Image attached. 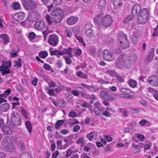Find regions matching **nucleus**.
I'll list each match as a JSON object with an SVG mask.
<instances>
[{
	"label": "nucleus",
	"mask_w": 158,
	"mask_h": 158,
	"mask_svg": "<svg viewBox=\"0 0 158 158\" xmlns=\"http://www.w3.org/2000/svg\"><path fill=\"white\" fill-rule=\"evenodd\" d=\"M51 14L52 16H55L54 19L52 20V18L48 15H47L45 17L48 25H51L52 23L57 24L61 22L64 17V12L63 10L59 8H53Z\"/></svg>",
	"instance_id": "nucleus-1"
},
{
	"label": "nucleus",
	"mask_w": 158,
	"mask_h": 158,
	"mask_svg": "<svg viewBox=\"0 0 158 158\" xmlns=\"http://www.w3.org/2000/svg\"><path fill=\"white\" fill-rule=\"evenodd\" d=\"M94 21L95 24L102 25L105 27L110 26L113 21L110 15H107L104 16L102 12L96 15L94 18Z\"/></svg>",
	"instance_id": "nucleus-2"
},
{
	"label": "nucleus",
	"mask_w": 158,
	"mask_h": 158,
	"mask_svg": "<svg viewBox=\"0 0 158 158\" xmlns=\"http://www.w3.org/2000/svg\"><path fill=\"white\" fill-rule=\"evenodd\" d=\"M137 21L138 24H143L147 21L148 17V11L146 8L139 12L137 14Z\"/></svg>",
	"instance_id": "nucleus-3"
},
{
	"label": "nucleus",
	"mask_w": 158,
	"mask_h": 158,
	"mask_svg": "<svg viewBox=\"0 0 158 158\" xmlns=\"http://www.w3.org/2000/svg\"><path fill=\"white\" fill-rule=\"evenodd\" d=\"M11 121L9 123V125L12 127L20 125L21 124V118L19 114L17 112L12 111L11 114Z\"/></svg>",
	"instance_id": "nucleus-4"
},
{
	"label": "nucleus",
	"mask_w": 158,
	"mask_h": 158,
	"mask_svg": "<svg viewBox=\"0 0 158 158\" xmlns=\"http://www.w3.org/2000/svg\"><path fill=\"white\" fill-rule=\"evenodd\" d=\"M22 3L24 8L28 10L35 9L37 6L36 2L32 0H22Z\"/></svg>",
	"instance_id": "nucleus-5"
},
{
	"label": "nucleus",
	"mask_w": 158,
	"mask_h": 158,
	"mask_svg": "<svg viewBox=\"0 0 158 158\" xmlns=\"http://www.w3.org/2000/svg\"><path fill=\"white\" fill-rule=\"evenodd\" d=\"M137 59V57L134 54L132 55L127 57L126 56L125 61V67L129 69L133 64L134 62Z\"/></svg>",
	"instance_id": "nucleus-6"
},
{
	"label": "nucleus",
	"mask_w": 158,
	"mask_h": 158,
	"mask_svg": "<svg viewBox=\"0 0 158 158\" xmlns=\"http://www.w3.org/2000/svg\"><path fill=\"white\" fill-rule=\"evenodd\" d=\"M103 54V58L105 60L110 61L114 60V59L113 54L108 50H104Z\"/></svg>",
	"instance_id": "nucleus-7"
},
{
	"label": "nucleus",
	"mask_w": 158,
	"mask_h": 158,
	"mask_svg": "<svg viewBox=\"0 0 158 158\" xmlns=\"http://www.w3.org/2000/svg\"><path fill=\"white\" fill-rule=\"evenodd\" d=\"M126 56L123 55H120L116 61V67L118 69H121L125 66V59Z\"/></svg>",
	"instance_id": "nucleus-8"
},
{
	"label": "nucleus",
	"mask_w": 158,
	"mask_h": 158,
	"mask_svg": "<svg viewBox=\"0 0 158 158\" xmlns=\"http://www.w3.org/2000/svg\"><path fill=\"white\" fill-rule=\"evenodd\" d=\"M59 39L57 36L55 34H52L50 35L48 40V43L53 46H55L58 43Z\"/></svg>",
	"instance_id": "nucleus-9"
},
{
	"label": "nucleus",
	"mask_w": 158,
	"mask_h": 158,
	"mask_svg": "<svg viewBox=\"0 0 158 158\" xmlns=\"http://www.w3.org/2000/svg\"><path fill=\"white\" fill-rule=\"evenodd\" d=\"M34 26L36 29L38 30L42 31L44 28L45 27V24L44 21L38 20L35 22Z\"/></svg>",
	"instance_id": "nucleus-10"
},
{
	"label": "nucleus",
	"mask_w": 158,
	"mask_h": 158,
	"mask_svg": "<svg viewBox=\"0 0 158 158\" xmlns=\"http://www.w3.org/2000/svg\"><path fill=\"white\" fill-rule=\"evenodd\" d=\"M148 82L152 86L158 85V77L156 75H152L148 79Z\"/></svg>",
	"instance_id": "nucleus-11"
},
{
	"label": "nucleus",
	"mask_w": 158,
	"mask_h": 158,
	"mask_svg": "<svg viewBox=\"0 0 158 158\" xmlns=\"http://www.w3.org/2000/svg\"><path fill=\"white\" fill-rule=\"evenodd\" d=\"M141 6L139 4H135L132 7L131 13L134 16H137L139 12L141 11Z\"/></svg>",
	"instance_id": "nucleus-12"
},
{
	"label": "nucleus",
	"mask_w": 158,
	"mask_h": 158,
	"mask_svg": "<svg viewBox=\"0 0 158 158\" xmlns=\"http://www.w3.org/2000/svg\"><path fill=\"white\" fill-rule=\"evenodd\" d=\"M78 18L77 17L71 16L68 18L66 20L67 24L69 25H73L77 22Z\"/></svg>",
	"instance_id": "nucleus-13"
},
{
	"label": "nucleus",
	"mask_w": 158,
	"mask_h": 158,
	"mask_svg": "<svg viewBox=\"0 0 158 158\" xmlns=\"http://www.w3.org/2000/svg\"><path fill=\"white\" fill-rule=\"evenodd\" d=\"M25 17V14L23 12H19L14 14V18L17 21L23 20Z\"/></svg>",
	"instance_id": "nucleus-14"
},
{
	"label": "nucleus",
	"mask_w": 158,
	"mask_h": 158,
	"mask_svg": "<svg viewBox=\"0 0 158 158\" xmlns=\"http://www.w3.org/2000/svg\"><path fill=\"white\" fill-rule=\"evenodd\" d=\"M127 39L126 35L123 32H121L118 33V41L120 43H123L125 40Z\"/></svg>",
	"instance_id": "nucleus-15"
},
{
	"label": "nucleus",
	"mask_w": 158,
	"mask_h": 158,
	"mask_svg": "<svg viewBox=\"0 0 158 158\" xmlns=\"http://www.w3.org/2000/svg\"><path fill=\"white\" fill-rule=\"evenodd\" d=\"M138 40V34L136 32H134L133 35L131 38V40L134 44H135L137 43Z\"/></svg>",
	"instance_id": "nucleus-16"
},
{
	"label": "nucleus",
	"mask_w": 158,
	"mask_h": 158,
	"mask_svg": "<svg viewBox=\"0 0 158 158\" xmlns=\"http://www.w3.org/2000/svg\"><path fill=\"white\" fill-rule=\"evenodd\" d=\"M11 65V62L10 61H7L5 62L0 67V71H2L3 69H7L10 67Z\"/></svg>",
	"instance_id": "nucleus-17"
},
{
	"label": "nucleus",
	"mask_w": 158,
	"mask_h": 158,
	"mask_svg": "<svg viewBox=\"0 0 158 158\" xmlns=\"http://www.w3.org/2000/svg\"><path fill=\"white\" fill-rule=\"evenodd\" d=\"M72 49L70 48H69L68 49L64 48V50L61 51V55H62L65 54H68L69 57H72L73 56L71 53Z\"/></svg>",
	"instance_id": "nucleus-18"
},
{
	"label": "nucleus",
	"mask_w": 158,
	"mask_h": 158,
	"mask_svg": "<svg viewBox=\"0 0 158 158\" xmlns=\"http://www.w3.org/2000/svg\"><path fill=\"white\" fill-rule=\"evenodd\" d=\"M110 94L106 91H101L100 92V96L101 98L105 100H108Z\"/></svg>",
	"instance_id": "nucleus-19"
},
{
	"label": "nucleus",
	"mask_w": 158,
	"mask_h": 158,
	"mask_svg": "<svg viewBox=\"0 0 158 158\" xmlns=\"http://www.w3.org/2000/svg\"><path fill=\"white\" fill-rule=\"evenodd\" d=\"M0 38L2 39L4 41L3 42L5 44L10 42V38L9 36L6 34H2L0 35Z\"/></svg>",
	"instance_id": "nucleus-20"
},
{
	"label": "nucleus",
	"mask_w": 158,
	"mask_h": 158,
	"mask_svg": "<svg viewBox=\"0 0 158 158\" xmlns=\"http://www.w3.org/2000/svg\"><path fill=\"white\" fill-rule=\"evenodd\" d=\"M106 0H99L98 3V8L101 9L104 8L106 4Z\"/></svg>",
	"instance_id": "nucleus-21"
},
{
	"label": "nucleus",
	"mask_w": 158,
	"mask_h": 158,
	"mask_svg": "<svg viewBox=\"0 0 158 158\" xmlns=\"http://www.w3.org/2000/svg\"><path fill=\"white\" fill-rule=\"evenodd\" d=\"M2 131L5 135H10L12 133V130L7 127H4L2 128Z\"/></svg>",
	"instance_id": "nucleus-22"
},
{
	"label": "nucleus",
	"mask_w": 158,
	"mask_h": 158,
	"mask_svg": "<svg viewBox=\"0 0 158 158\" xmlns=\"http://www.w3.org/2000/svg\"><path fill=\"white\" fill-rule=\"evenodd\" d=\"M120 46L123 49H126L128 48L130 44L127 40H125L123 42V43H120Z\"/></svg>",
	"instance_id": "nucleus-23"
},
{
	"label": "nucleus",
	"mask_w": 158,
	"mask_h": 158,
	"mask_svg": "<svg viewBox=\"0 0 158 158\" xmlns=\"http://www.w3.org/2000/svg\"><path fill=\"white\" fill-rule=\"evenodd\" d=\"M113 4L116 8L120 7L122 5V3L121 0H112Z\"/></svg>",
	"instance_id": "nucleus-24"
},
{
	"label": "nucleus",
	"mask_w": 158,
	"mask_h": 158,
	"mask_svg": "<svg viewBox=\"0 0 158 158\" xmlns=\"http://www.w3.org/2000/svg\"><path fill=\"white\" fill-rule=\"evenodd\" d=\"M118 111L122 114V115L125 117H127L128 113L124 108H119L118 109Z\"/></svg>",
	"instance_id": "nucleus-25"
},
{
	"label": "nucleus",
	"mask_w": 158,
	"mask_h": 158,
	"mask_svg": "<svg viewBox=\"0 0 158 158\" xmlns=\"http://www.w3.org/2000/svg\"><path fill=\"white\" fill-rule=\"evenodd\" d=\"M25 125L29 133H31L32 131V126L31 124L28 121L26 122Z\"/></svg>",
	"instance_id": "nucleus-26"
},
{
	"label": "nucleus",
	"mask_w": 158,
	"mask_h": 158,
	"mask_svg": "<svg viewBox=\"0 0 158 158\" xmlns=\"http://www.w3.org/2000/svg\"><path fill=\"white\" fill-rule=\"evenodd\" d=\"M77 75L79 77H82L85 79H86L87 77V75L81 71H79L77 72Z\"/></svg>",
	"instance_id": "nucleus-27"
},
{
	"label": "nucleus",
	"mask_w": 158,
	"mask_h": 158,
	"mask_svg": "<svg viewBox=\"0 0 158 158\" xmlns=\"http://www.w3.org/2000/svg\"><path fill=\"white\" fill-rule=\"evenodd\" d=\"M31 15L33 18L35 19H39L40 17V14L36 11L33 12L31 14Z\"/></svg>",
	"instance_id": "nucleus-28"
},
{
	"label": "nucleus",
	"mask_w": 158,
	"mask_h": 158,
	"mask_svg": "<svg viewBox=\"0 0 158 158\" xmlns=\"http://www.w3.org/2000/svg\"><path fill=\"white\" fill-rule=\"evenodd\" d=\"M118 96L115 94L111 95L110 94L108 101H113L115 99H117L118 98Z\"/></svg>",
	"instance_id": "nucleus-29"
},
{
	"label": "nucleus",
	"mask_w": 158,
	"mask_h": 158,
	"mask_svg": "<svg viewBox=\"0 0 158 158\" xmlns=\"http://www.w3.org/2000/svg\"><path fill=\"white\" fill-rule=\"evenodd\" d=\"M2 107L3 108L4 112L7 111L10 107V105L7 103H4L2 105Z\"/></svg>",
	"instance_id": "nucleus-30"
},
{
	"label": "nucleus",
	"mask_w": 158,
	"mask_h": 158,
	"mask_svg": "<svg viewBox=\"0 0 158 158\" xmlns=\"http://www.w3.org/2000/svg\"><path fill=\"white\" fill-rule=\"evenodd\" d=\"M39 56L42 58H45L48 56V53L46 51L40 52L39 53Z\"/></svg>",
	"instance_id": "nucleus-31"
},
{
	"label": "nucleus",
	"mask_w": 158,
	"mask_h": 158,
	"mask_svg": "<svg viewBox=\"0 0 158 158\" xmlns=\"http://www.w3.org/2000/svg\"><path fill=\"white\" fill-rule=\"evenodd\" d=\"M92 25L91 23H87L84 27V29L85 31H87L89 30H91Z\"/></svg>",
	"instance_id": "nucleus-32"
},
{
	"label": "nucleus",
	"mask_w": 158,
	"mask_h": 158,
	"mask_svg": "<svg viewBox=\"0 0 158 158\" xmlns=\"http://www.w3.org/2000/svg\"><path fill=\"white\" fill-rule=\"evenodd\" d=\"M64 122V120H58L55 123V128L56 129H58L60 127V126L62 125Z\"/></svg>",
	"instance_id": "nucleus-33"
},
{
	"label": "nucleus",
	"mask_w": 158,
	"mask_h": 158,
	"mask_svg": "<svg viewBox=\"0 0 158 158\" xmlns=\"http://www.w3.org/2000/svg\"><path fill=\"white\" fill-rule=\"evenodd\" d=\"M19 158H31V156L28 152H25L21 154Z\"/></svg>",
	"instance_id": "nucleus-34"
},
{
	"label": "nucleus",
	"mask_w": 158,
	"mask_h": 158,
	"mask_svg": "<svg viewBox=\"0 0 158 158\" xmlns=\"http://www.w3.org/2000/svg\"><path fill=\"white\" fill-rule=\"evenodd\" d=\"M105 73L107 74L112 76H115L117 74L115 71L113 70H108Z\"/></svg>",
	"instance_id": "nucleus-35"
},
{
	"label": "nucleus",
	"mask_w": 158,
	"mask_h": 158,
	"mask_svg": "<svg viewBox=\"0 0 158 158\" xmlns=\"http://www.w3.org/2000/svg\"><path fill=\"white\" fill-rule=\"evenodd\" d=\"M94 111L97 116H100L102 114L101 110L97 107H95L94 109Z\"/></svg>",
	"instance_id": "nucleus-36"
},
{
	"label": "nucleus",
	"mask_w": 158,
	"mask_h": 158,
	"mask_svg": "<svg viewBox=\"0 0 158 158\" xmlns=\"http://www.w3.org/2000/svg\"><path fill=\"white\" fill-rule=\"evenodd\" d=\"M128 83L129 85L133 88L135 87L137 85L136 81L133 80H130Z\"/></svg>",
	"instance_id": "nucleus-37"
},
{
	"label": "nucleus",
	"mask_w": 158,
	"mask_h": 158,
	"mask_svg": "<svg viewBox=\"0 0 158 158\" xmlns=\"http://www.w3.org/2000/svg\"><path fill=\"white\" fill-rule=\"evenodd\" d=\"M15 64L14 66V67H15L17 68H19L22 65L21 60L19 58L18 61H15Z\"/></svg>",
	"instance_id": "nucleus-38"
},
{
	"label": "nucleus",
	"mask_w": 158,
	"mask_h": 158,
	"mask_svg": "<svg viewBox=\"0 0 158 158\" xmlns=\"http://www.w3.org/2000/svg\"><path fill=\"white\" fill-rule=\"evenodd\" d=\"M153 56L152 54L148 55L145 60V62L147 63L151 62L153 59Z\"/></svg>",
	"instance_id": "nucleus-39"
},
{
	"label": "nucleus",
	"mask_w": 158,
	"mask_h": 158,
	"mask_svg": "<svg viewBox=\"0 0 158 158\" xmlns=\"http://www.w3.org/2000/svg\"><path fill=\"white\" fill-rule=\"evenodd\" d=\"M85 31L86 35L88 37H91L93 35L92 30Z\"/></svg>",
	"instance_id": "nucleus-40"
},
{
	"label": "nucleus",
	"mask_w": 158,
	"mask_h": 158,
	"mask_svg": "<svg viewBox=\"0 0 158 158\" xmlns=\"http://www.w3.org/2000/svg\"><path fill=\"white\" fill-rule=\"evenodd\" d=\"M18 145L21 150H24L25 148V146L24 143L22 141H19Z\"/></svg>",
	"instance_id": "nucleus-41"
},
{
	"label": "nucleus",
	"mask_w": 158,
	"mask_h": 158,
	"mask_svg": "<svg viewBox=\"0 0 158 158\" xmlns=\"http://www.w3.org/2000/svg\"><path fill=\"white\" fill-rule=\"evenodd\" d=\"M21 109L22 113L24 117L26 119H28V117L27 115V113L26 110L22 107L21 108Z\"/></svg>",
	"instance_id": "nucleus-42"
},
{
	"label": "nucleus",
	"mask_w": 158,
	"mask_h": 158,
	"mask_svg": "<svg viewBox=\"0 0 158 158\" xmlns=\"http://www.w3.org/2000/svg\"><path fill=\"white\" fill-rule=\"evenodd\" d=\"M61 53V51H60L57 50H55L54 51H52L50 52V54L51 55H56L58 56V55H60Z\"/></svg>",
	"instance_id": "nucleus-43"
},
{
	"label": "nucleus",
	"mask_w": 158,
	"mask_h": 158,
	"mask_svg": "<svg viewBox=\"0 0 158 158\" xmlns=\"http://www.w3.org/2000/svg\"><path fill=\"white\" fill-rule=\"evenodd\" d=\"M94 132H91L89 134H87L86 136L89 141H91L94 137Z\"/></svg>",
	"instance_id": "nucleus-44"
},
{
	"label": "nucleus",
	"mask_w": 158,
	"mask_h": 158,
	"mask_svg": "<svg viewBox=\"0 0 158 158\" xmlns=\"http://www.w3.org/2000/svg\"><path fill=\"white\" fill-rule=\"evenodd\" d=\"M13 8L14 9H19L20 8V5L18 2H14L13 5Z\"/></svg>",
	"instance_id": "nucleus-45"
},
{
	"label": "nucleus",
	"mask_w": 158,
	"mask_h": 158,
	"mask_svg": "<svg viewBox=\"0 0 158 158\" xmlns=\"http://www.w3.org/2000/svg\"><path fill=\"white\" fill-rule=\"evenodd\" d=\"M133 18V16L131 15L128 16L125 19L123 22L124 23H127L129 21L131 20Z\"/></svg>",
	"instance_id": "nucleus-46"
},
{
	"label": "nucleus",
	"mask_w": 158,
	"mask_h": 158,
	"mask_svg": "<svg viewBox=\"0 0 158 158\" xmlns=\"http://www.w3.org/2000/svg\"><path fill=\"white\" fill-rule=\"evenodd\" d=\"M72 153V151L69 149L66 151V154L64 158H68Z\"/></svg>",
	"instance_id": "nucleus-47"
},
{
	"label": "nucleus",
	"mask_w": 158,
	"mask_h": 158,
	"mask_svg": "<svg viewBox=\"0 0 158 158\" xmlns=\"http://www.w3.org/2000/svg\"><path fill=\"white\" fill-rule=\"evenodd\" d=\"M68 116L69 117L75 118L77 117V114L75 112L72 111L69 112V114Z\"/></svg>",
	"instance_id": "nucleus-48"
},
{
	"label": "nucleus",
	"mask_w": 158,
	"mask_h": 158,
	"mask_svg": "<svg viewBox=\"0 0 158 158\" xmlns=\"http://www.w3.org/2000/svg\"><path fill=\"white\" fill-rule=\"evenodd\" d=\"M130 110L132 113L135 114L139 113L140 111V110L138 108H131Z\"/></svg>",
	"instance_id": "nucleus-49"
},
{
	"label": "nucleus",
	"mask_w": 158,
	"mask_h": 158,
	"mask_svg": "<svg viewBox=\"0 0 158 158\" xmlns=\"http://www.w3.org/2000/svg\"><path fill=\"white\" fill-rule=\"evenodd\" d=\"M64 101L63 100H60L58 102V106L61 107H64Z\"/></svg>",
	"instance_id": "nucleus-50"
},
{
	"label": "nucleus",
	"mask_w": 158,
	"mask_h": 158,
	"mask_svg": "<svg viewBox=\"0 0 158 158\" xmlns=\"http://www.w3.org/2000/svg\"><path fill=\"white\" fill-rule=\"evenodd\" d=\"M65 32H66V35L67 36L70 38L72 35V32L71 30L69 29H66L65 30Z\"/></svg>",
	"instance_id": "nucleus-51"
},
{
	"label": "nucleus",
	"mask_w": 158,
	"mask_h": 158,
	"mask_svg": "<svg viewBox=\"0 0 158 158\" xmlns=\"http://www.w3.org/2000/svg\"><path fill=\"white\" fill-rule=\"evenodd\" d=\"M88 89H89L90 90L93 92L96 91L98 90V89L94 86H92L91 85H89Z\"/></svg>",
	"instance_id": "nucleus-52"
},
{
	"label": "nucleus",
	"mask_w": 158,
	"mask_h": 158,
	"mask_svg": "<svg viewBox=\"0 0 158 158\" xmlns=\"http://www.w3.org/2000/svg\"><path fill=\"white\" fill-rule=\"evenodd\" d=\"M115 77L117 80L119 82H124V80L122 78V77L120 76L117 74V75L115 76Z\"/></svg>",
	"instance_id": "nucleus-53"
},
{
	"label": "nucleus",
	"mask_w": 158,
	"mask_h": 158,
	"mask_svg": "<svg viewBox=\"0 0 158 158\" xmlns=\"http://www.w3.org/2000/svg\"><path fill=\"white\" fill-rule=\"evenodd\" d=\"M64 59L66 63L67 64H70L71 63L72 61L69 57L65 56Z\"/></svg>",
	"instance_id": "nucleus-54"
},
{
	"label": "nucleus",
	"mask_w": 158,
	"mask_h": 158,
	"mask_svg": "<svg viewBox=\"0 0 158 158\" xmlns=\"http://www.w3.org/2000/svg\"><path fill=\"white\" fill-rule=\"evenodd\" d=\"M35 34L33 32H32L29 34V37L31 40H33L35 38Z\"/></svg>",
	"instance_id": "nucleus-55"
},
{
	"label": "nucleus",
	"mask_w": 158,
	"mask_h": 158,
	"mask_svg": "<svg viewBox=\"0 0 158 158\" xmlns=\"http://www.w3.org/2000/svg\"><path fill=\"white\" fill-rule=\"evenodd\" d=\"M102 114L106 117H110L111 116V114L108 112L107 111L105 110L104 111Z\"/></svg>",
	"instance_id": "nucleus-56"
},
{
	"label": "nucleus",
	"mask_w": 158,
	"mask_h": 158,
	"mask_svg": "<svg viewBox=\"0 0 158 158\" xmlns=\"http://www.w3.org/2000/svg\"><path fill=\"white\" fill-rule=\"evenodd\" d=\"M9 150L10 152H15L16 151L15 147L13 146H10L9 148Z\"/></svg>",
	"instance_id": "nucleus-57"
},
{
	"label": "nucleus",
	"mask_w": 158,
	"mask_h": 158,
	"mask_svg": "<svg viewBox=\"0 0 158 158\" xmlns=\"http://www.w3.org/2000/svg\"><path fill=\"white\" fill-rule=\"evenodd\" d=\"M152 35L153 36H158V24L157 27L155 28V32L153 33Z\"/></svg>",
	"instance_id": "nucleus-58"
},
{
	"label": "nucleus",
	"mask_w": 158,
	"mask_h": 158,
	"mask_svg": "<svg viewBox=\"0 0 158 158\" xmlns=\"http://www.w3.org/2000/svg\"><path fill=\"white\" fill-rule=\"evenodd\" d=\"M82 106L84 107L88 108L90 106L92 107V106L88 103L85 102L82 104Z\"/></svg>",
	"instance_id": "nucleus-59"
},
{
	"label": "nucleus",
	"mask_w": 158,
	"mask_h": 158,
	"mask_svg": "<svg viewBox=\"0 0 158 158\" xmlns=\"http://www.w3.org/2000/svg\"><path fill=\"white\" fill-rule=\"evenodd\" d=\"M48 93L50 96H53L54 95V90L52 89H49L48 91Z\"/></svg>",
	"instance_id": "nucleus-60"
},
{
	"label": "nucleus",
	"mask_w": 158,
	"mask_h": 158,
	"mask_svg": "<svg viewBox=\"0 0 158 158\" xmlns=\"http://www.w3.org/2000/svg\"><path fill=\"white\" fill-rule=\"evenodd\" d=\"M59 151L57 150H56L54 153L52 154V158H56L57 157Z\"/></svg>",
	"instance_id": "nucleus-61"
},
{
	"label": "nucleus",
	"mask_w": 158,
	"mask_h": 158,
	"mask_svg": "<svg viewBox=\"0 0 158 158\" xmlns=\"http://www.w3.org/2000/svg\"><path fill=\"white\" fill-rule=\"evenodd\" d=\"M121 95H122L121 96V97L127 98H132V97L133 96L131 95L125 94H122Z\"/></svg>",
	"instance_id": "nucleus-62"
},
{
	"label": "nucleus",
	"mask_w": 158,
	"mask_h": 158,
	"mask_svg": "<svg viewBox=\"0 0 158 158\" xmlns=\"http://www.w3.org/2000/svg\"><path fill=\"white\" fill-rule=\"evenodd\" d=\"M80 129V126L78 125H76L74 126L73 129V131L76 132Z\"/></svg>",
	"instance_id": "nucleus-63"
},
{
	"label": "nucleus",
	"mask_w": 158,
	"mask_h": 158,
	"mask_svg": "<svg viewBox=\"0 0 158 158\" xmlns=\"http://www.w3.org/2000/svg\"><path fill=\"white\" fill-rule=\"evenodd\" d=\"M44 68L47 70H49L51 68L50 66L48 64L45 63L44 65Z\"/></svg>",
	"instance_id": "nucleus-64"
}]
</instances>
